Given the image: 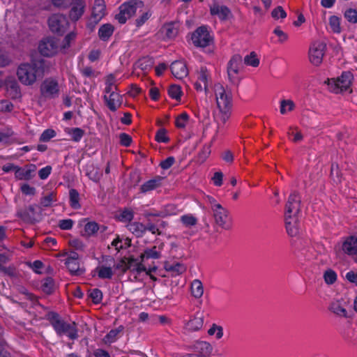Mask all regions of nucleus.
<instances>
[{"label": "nucleus", "instance_id": "1", "mask_svg": "<svg viewBox=\"0 0 357 357\" xmlns=\"http://www.w3.org/2000/svg\"><path fill=\"white\" fill-rule=\"evenodd\" d=\"M48 68L47 61L43 59L33 60L31 63L20 64L17 70L19 81L24 85H33L38 78L42 77Z\"/></svg>", "mask_w": 357, "mask_h": 357}, {"label": "nucleus", "instance_id": "2", "mask_svg": "<svg viewBox=\"0 0 357 357\" xmlns=\"http://www.w3.org/2000/svg\"><path fill=\"white\" fill-rule=\"evenodd\" d=\"M214 91L217 107L219 109V120L224 124L230 118L233 105V96L230 89L221 84H215Z\"/></svg>", "mask_w": 357, "mask_h": 357}, {"label": "nucleus", "instance_id": "3", "mask_svg": "<svg viewBox=\"0 0 357 357\" xmlns=\"http://www.w3.org/2000/svg\"><path fill=\"white\" fill-rule=\"evenodd\" d=\"M47 319L59 336L66 335L70 340L77 338V329L75 322L72 324L66 322L61 318L60 315L55 312H48Z\"/></svg>", "mask_w": 357, "mask_h": 357}, {"label": "nucleus", "instance_id": "4", "mask_svg": "<svg viewBox=\"0 0 357 357\" xmlns=\"http://www.w3.org/2000/svg\"><path fill=\"white\" fill-rule=\"evenodd\" d=\"M144 4L141 0H130L121 4L119 7V13L115 15V19L123 24L126 22L137 11V8H142Z\"/></svg>", "mask_w": 357, "mask_h": 357}, {"label": "nucleus", "instance_id": "5", "mask_svg": "<svg viewBox=\"0 0 357 357\" xmlns=\"http://www.w3.org/2000/svg\"><path fill=\"white\" fill-rule=\"evenodd\" d=\"M40 93L45 99H55L59 96L60 89L58 82L52 78H47L43 81L40 86Z\"/></svg>", "mask_w": 357, "mask_h": 357}, {"label": "nucleus", "instance_id": "6", "mask_svg": "<svg viewBox=\"0 0 357 357\" xmlns=\"http://www.w3.org/2000/svg\"><path fill=\"white\" fill-rule=\"evenodd\" d=\"M50 29L59 35L63 34L69 27L67 17L62 14H54L48 19Z\"/></svg>", "mask_w": 357, "mask_h": 357}, {"label": "nucleus", "instance_id": "7", "mask_svg": "<svg viewBox=\"0 0 357 357\" xmlns=\"http://www.w3.org/2000/svg\"><path fill=\"white\" fill-rule=\"evenodd\" d=\"M285 208V218L292 219L293 222L298 220L297 215L301 211V199L297 192L289 195Z\"/></svg>", "mask_w": 357, "mask_h": 357}, {"label": "nucleus", "instance_id": "8", "mask_svg": "<svg viewBox=\"0 0 357 357\" xmlns=\"http://www.w3.org/2000/svg\"><path fill=\"white\" fill-rule=\"evenodd\" d=\"M243 68V59L240 54L234 55L227 65V74L229 79L233 84H238L239 79L237 75Z\"/></svg>", "mask_w": 357, "mask_h": 357}, {"label": "nucleus", "instance_id": "9", "mask_svg": "<svg viewBox=\"0 0 357 357\" xmlns=\"http://www.w3.org/2000/svg\"><path fill=\"white\" fill-rule=\"evenodd\" d=\"M326 50V45L324 42L316 41L313 43L309 50L310 61L316 66H319Z\"/></svg>", "mask_w": 357, "mask_h": 357}, {"label": "nucleus", "instance_id": "10", "mask_svg": "<svg viewBox=\"0 0 357 357\" xmlns=\"http://www.w3.org/2000/svg\"><path fill=\"white\" fill-rule=\"evenodd\" d=\"M351 77L350 73L344 72L337 79H328L331 90L335 93L347 90L351 83Z\"/></svg>", "mask_w": 357, "mask_h": 357}, {"label": "nucleus", "instance_id": "11", "mask_svg": "<svg viewBox=\"0 0 357 357\" xmlns=\"http://www.w3.org/2000/svg\"><path fill=\"white\" fill-rule=\"evenodd\" d=\"M191 39L196 47H205L210 45L213 38L206 26H200L194 31Z\"/></svg>", "mask_w": 357, "mask_h": 357}, {"label": "nucleus", "instance_id": "12", "mask_svg": "<svg viewBox=\"0 0 357 357\" xmlns=\"http://www.w3.org/2000/svg\"><path fill=\"white\" fill-rule=\"evenodd\" d=\"M189 349L192 353L187 354L183 357H210L213 349L212 346L204 341H197Z\"/></svg>", "mask_w": 357, "mask_h": 357}, {"label": "nucleus", "instance_id": "13", "mask_svg": "<svg viewBox=\"0 0 357 357\" xmlns=\"http://www.w3.org/2000/svg\"><path fill=\"white\" fill-rule=\"evenodd\" d=\"M38 50L42 55L52 56L58 52L59 41L55 38H46L40 43Z\"/></svg>", "mask_w": 357, "mask_h": 357}, {"label": "nucleus", "instance_id": "14", "mask_svg": "<svg viewBox=\"0 0 357 357\" xmlns=\"http://www.w3.org/2000/svg\"><path fill=\"white\" fill-rule=\"evenodd\" d=\"M213 216L215 223L225 229H229L230 226L227 223L228 218V211L220 204H215L212 206Z\"/></svg>", "mask_w": 357, "mask_h": 357}, {"label": "nucleus", "instance_id": "15", "mask_svg": "<svg viewBox=\"0 0 357 357\" xmlns=\"http://www.w3.org/2000/svg\"><path fill=\"white\" fill-rule=\"evenodd\" d=\"M106 14V5L104 0H95L91 17V24H98Z\"/></svg>", "mask_w": 357, "mask_h": 357}, {"label": "nucleus", "instance_id": "16", "mask_svg": "<svg viewBox=\"0 0 357 357\" xmlns=\"http://www.w3.org/2000/svg\"><path fill=\"white\" fill-rule=\"evenodd\" d=\"M17 216L21 218L24 222L31 225L39 222L41 219L40 215H36L35 207L33 205H30L27 209L18 211Z\"/></svg>", "mask_w": 357, "mask_h": 357}, {"label": "nucleus", "instance_id": "17", "mask_svg": "<svg viewBox=\"0 0 357 357\" xmlns=\"http://www.w3.org/2000/svg\"><path fill=\"white\" fill-rule=\"evenodd\" d=\"M69 17L72 21H77L83 15L86 3L83 0H72Z\"/></svg>", "mask_w": 357, "mask_h": 357}, {"label": "nucleus", "instance_id": "18", "mask_svg": "<svg viewBox=\"0 0 357 357\" xmlns=\"http://www.w3.org/2000/svg\"><path fill=\"white\" fill-rule=\"evenodd\" d=\"M204 324V316L199 312H196L186 322L185 329L190 332H195L199 331Z\"/></svg>", "mask_w": 357, "mask_h": 357}, {"label": "nucleus", "instance_id": "19", "mask_svg": "<svg viewBox=\"0 0 357 357\" xmlns=\"http://www.w3.org/2000/svg\"><path fill=\"white\" fill-rule=\"evenodd\" d=\"M170 69L172 75L177 79H183L188 75L186 64L182 61H175L172 63Z\"/></svg>", "mask_w": 357, "mask_h": 357}, {"label": "nucleus", "instance_id": "20", "mask_svg": "<svg viewBox=\"0 0 357 357\" xmlns=\"http://www.w3.org/2000/svg\"><path fill=\"white\" fill-rule=\"evenodd\" d=\"M210 13L212 15H217L220 20H226L231 15V10L226 6H220L214 3L210 6Z\"/></svg>", "mask_w": 357, "mask_h": 357}, {"label": "nucleus", "instance_id": "21", "mask_svg": "<svg viewBox=\"0 0 357 357\" xmlns=\"http://www.w3.org/2000/svg\"><path fill=\"white\" fill-rule=\"evenodd\" d=\"M103 98L106 105L112 112L116 111L118 107L122 104V98L119 92L113 94L104 95Z\"/></svg>", "mask_w": 357, "mask_h": 357}, {"label": "nucleus", "instance_id": "22", "mask_svg": "<svg viewBox=\"0 0 357 357\" xmlns=\"http://www.w3.org/2000/svg\"><path fill=\"white\" fill-rule=\"evenodd\" d=\"M342 250L348 255H357V238L351 236L342 245Z\"/></svg>", "mask_w": 357, "mask_h": 357}, {"label": "nucleus", "instance_id": "23", "mask_svg": "<svg viewBox=\"0 0 357 357\" xmlns=\"http://www.w3.org/2000/svg\"><path fill=\"white\" fill-rule=\"evenodd\" d=\"M114 27L111 24H102L98 30V36L100 40L107 41L112 36Z\"/></svg>", "mask_w": 357, "mask_h": 357}, {"label": "nucleus", "instance_id": "24", "mask_svg": "<svg viewBox=\"0 0 357 357\" xmlns=\"http://www.w3.org/2000/svg\"><path fill=\"white\" fill-rule=\"evenodd\" d=\"M162 179L163 178L161 176H157L153 179L149 180L141 186L140 191L142 192H146L157 188L160 186Z\"/></svg>", "mask_w": 357, "mask_h": 357}, {"label": "nucleus", "instance_id": "25", "mask_svg": "<svg viewBox=\"0 0 357 357\" xmlns=\"http://www.w3.org/2000/svg\"><path fill=\"white\" fill-rule=\"evenodd\" d=\"M164 268L168 272H172L174 275L182 274L186 271L185 266L178 262L172 264L169 261H165Z\"/></svg>", "mask_w": 357, "mask_h": 357}, {"label": "nucleus", "instance_id": "26", "mask_svg": "<svg viewBox=\"0 0 357 357\" xmlns=\"http://www.w3.org/2000/svg\"><path fill=\"white\" fill-rule=\"evenodd\" d=\"M210 75L206 67H202L198 73L197 81L204 84V89L207 93Z\"/></svg>", "mask_w": 357, "mask_h": 357}, {"label": "nucleus", "instance_id": "27", "mask_svg": "<svg viewBox=\"0 0 357 357\" xmlns=\"http://www.w3.org/2000/svg\"><path fill=\"white\" fill-rule=\"evenodd\" d=\"M162 33L168 39L175 38L178 33V29L174 23L165 24L161 29Z\"/></svg>", "mask_w": 357, "mask_h": 357}, {"label": "nucleus", "instance_id": "28", "mask_svg": "<svg viewBox=\"0 0 357 357\" xmlns=\"http://www.w3.org/2000/svg\"><path fill=\"white\" fill-rule=\"evenodd\" d=\"M191 294L195 298H199L204 294V287L199 280H195L191 283Z\"/></svg>", "mask_w": 357, "mask_h": 357}, {"label": "nucleus", "instance_id": "29", "mask_svg": "<svg viewBox=\"0 0 357 357\" xmlns=\"http://www.w3.org/2000/svg\"><path fill=\"white\" fill-rule=\"evenodd\" d=\"M65 264L73 275H81L84 272V269L79 267V261H66Z\"/></svg>", "mask_w": 357, "mask_h": 357}, {"label": "nucleus", "instance_id": "30", "mask_svg": "<svg viewBox=\"0 0 357 357\" xmlns=\"http://www.w3.org/2000/svg\"><path fill=\"white\" fill-rule=\"evenodd\" d=\"M129 229L137 237H141L146 231L145 225L139 222H134L129 225Z\"/></svg>", "mask_w": 357, "mask_h": 357}, {"label": "nucleus", "instance_id": "31", "mask_svg": "<svg viewBox=\"0 0 357 357\" xmlns=\"http://www.w3.org/2000/svg\"><path fill=\"white\" fill-rule=\"evenodd\" d=\"M298 220L293 222L292 219L285 218V225L287 234L291 236H296L298 234Z\"/></svg>", "mask_w": 357, "mask_h": 357}, {"label": "nucleus", "instance_id": "32", "mask_svg": "<svg viewBox=\"0 0 357 357\" xmlns=\"http://www.w3.org/2000/svg\"><path fill=\"white\" fill-rule=\"evenodd\" d=\"M70 205L74 209H79L81 207L79 204V195L77 190L70 189L69 191Z\"/></svg>", "mask_w": 357, "mask_h": 357}, {"label": "nucleus", "instance_id": "33", "mask_svg": "<svg viewBox=\"0 0 357 357\" xmlns=\"http://www.w3.org/2000/svg\"><path fill=\"white\" fill-rule=\"evenodd\" d=\"M287 135L289 138L294 143H298L303 139V135L301 131L298 130L297 127H290L289 128V131L287 132Z\"/></svg>", "mask_w": 357, "mask_h": 357}, {"label": "nucleus", "instance_id": "34", "mask_svg": "<svg viewBox=\"0 0 357 357\" xmlns=\"http://www.w3.org/2000/svg\"><path fill=\"white\" fill-rule=\"evenodd\" d=\"M42 291L46 294H52L54 291V281L51 277L46 278L41 286Z\"/></svg>", "mask_w": 357, "mask_h": 357}, {"label": "nucleus", "instance_id": "35", "mask_svg": "<svg viewBox=\"0 0 357 357\" xmlns=\"http://www.w3.org/2000/svg\"><path fill=\"white\" fill-rule=\"evenodd\" d=\"M329 309L337 316L348 317L346 309L344 308L338 301L332 303Z\"/></svg>", "mask_w": 357, "mask_h": 357}, {"label": "nucleus", "instance_id": "36", "mask_svg": "<svg viewBox=\"0 0 357 357\" xmlns=\"http://www.w3.org/2000/svg\"><path fill=\"white\" fill-rule=\"evenodd\" d=\"M15 177L18 180L29 181L32 179V176L28 173L26 169L24 167H20L19 166H17V168L15 170Z\"/></svg>", "mask_w": 357, "mask_h": 357}, {"label": "nucleus", "instance_id": "37", "mask_svg": "<svg viewBox=\"0 0 357 357\" xmlns=\"http://www.w3.org/2000/svg\"><path fill=\"white\" fill-rule=\"evenodd\" d=\"M68 133L71 135L72 139L79 142L84 135V131L79 128H68Z\"/></svg>", "mask_w": 357, "mask_h": 357}, {"label": "nucleus", "instance_id": "38", "mask_svg": "<svg viewBox=\"0 0 357 357\" xmlns=\"http://www.w3.org/2000/svg\"><path fill=\"white\" fill-rule=\"evenodd\" d=\"M98 275L101 279H111L113 275V271L112 268L107 266H101L100 268H97Z\"/></svg>", "mask_w": 357, "mask_h": 357}, {"label": "nucleus", "instance_id": "39", "mask_svg": "<svg viewBox=\"0 0 357 357\" xmlns=\"http://www.w3.org/2000/svg\"><path fill=\"white\" fill-rule=\"evenodd\" d=\"M295 105L291 100H282L280 102V113L282 114H286L287 112L294 110Z\"/></svg>", "mask_w": 357, "mask_h": 357}, {"label": "nucleus", "instance_id": "40", "mask_svg": "<svg viewBox=\"0 0 357 357\" xmlns=\"http://www.w3.org/2000/svg\"><path fill=\"white\" fill-rule=\"evenodd\" d=\"M168 94L172 98L178 100L182 94L181 89L178 85H171L168 89Z\"/></svg>", "mask_w": 357, "mask_h": 357}, {"label": "nucleus", "instance_id": "41", "mask_svg": "<svg viewBox=\"0 0 357 357\" xmlns=\"http://www.w3.org/2000/svg\"><path fill=\"white\" fill-rule=\"evenodd\" d=\"M244 63L248 66L257 67L259 64V60L257 57L256 53L255 52H252L249 55L245 56Z\"/></svg>", "mask_w": 357, "mask_h": 357}, {"label": "nucleus", "instance_id": "42", "mask_svg": "<svg viewBox=\"0 0 357 357\" xmlns=\"http://www.w3.org/2000/svg\"><path fill=\"white\" fill-rule=\"evenodd\" d=\"M56 132L54 130H53L52 128H48V129L45 130L42 132L39 139H40V142H47L50 141L51 139L56 137Z\"/></svg>", "mask_w": 357, "mask_h": 357}, {"label": "nucleus", "instance_id": "43", "mask_svg": "<svg viewBox=\"0 0 357 357\" xmlns=\"http://www.w3.org/2000/svg\"><path fill=\"white\" fill-rule=\"evenodd\" d=\"M133 218L132 211L128 208H125L117 217L118 220L122 222H131Z\"/></svg>", "mask_w": 357, "mask_h": 357}, {"label": "nucleus", "instance_id": "44", "mask_svg": "<svg viewBox=\"0 0 357 357\" xmlns=\"http://www.w3.org/2000/svg\"><path fill=\"white\" fill-rule=\"evenodd\" d=\"M324 278L326 284H333L337 280V274L332 269H328L324 273Z\"/></svg>", "mask_w": 357, "mask_h": 357}, {"label": "nucleus", "instance_id": "45", "mask_svg": "<svg viewBox=\"0 0 357 357\" xmlns=\"http://www.w3.org/2000/svg\"><path fill=\"white\" fill-rule=\"evenodd\" d=\"M189 120V116L187 113L183 112L178 116L176 119L175 124L178 128H183L185 127Z\"/></svg>", "mask_w": 357, "mask_h": 357}, {"label": "nucleus", "instance_id": "46", "mask_svg": "<svg viewBox=\"0 0 357 357\" xmlns=\"http://www.w3.org/2000/svg\"><path fill=\"white\" fill-rule=\"evenodd\" d=\"M55 197L56 194L54 192H50L49 195L40 199V205L43 207L50 206L52 205V202L56 201Z\"/></svg>", "mask_w": 357, "mask_h": 357}, {"label": "nucleus", "instance_id": "47", "mask_svg": "<svg viewBox=\"0 0 357 357\" xmlns=\"http://www.w3.org/2000/svg\"><path fill=\"white\" fill-rule=\"evenodd\" d=\"M99 229V225L96 222H89L87 224H86L84 227V231L88 236H91L96 234Z\"/></svg>", "mask_w": 357, "mask_h": 357}, {"label": "nucleus", "instance_id": "48", "mask_svg": "<svg viewBox=\"0 0 357 357\" xmlns=\"http://www.w3.org/2000/svg\"><path fill=\"white\" fill-rule=\"evenodd\" d=\"M344 17L350 23H357V10L353 8H349L344 12Z\"/></svg>", "mask_w": 357, "mask_h": 357}, {"label": "nucleus", "instance_id": "49", "mask_svg": "<svg viewBox=\"0 0 357 357\" xmlns=\"http://www.w3.org/2000/svg\"><path fill=\"white\" fill-rule=\"evenodd\" d=\"M329 24L331 29L335 33H340L341 31L340 26V18L337 16L333 15L329 18Z\"/></svg>", "mask_w": 357, "mask_h": 357}, {"label": "nucleus", "instance_id": "50", "mask_svg": "<svg viewBox=\"0 0 357 357\" xmlns=\"http://www.w3.org/2000/svg\"><path fill=\"white\" fill-rule=\"evenodd\" d=\"M89 296L94 304H98L102 301V293L99 289H93L91 291Z\"/></svg>", "mask_w": 357, "mask_h": 357}, {"label": "nucleus", "instance_id": "51", "mask_svg": "<svg viewBox=\"0 0 357 357\" xmlns=\"http://www.w3.org/2000/svg\"><path fill=\"white\" fill-rule=\"evenodd\" d=\"M155 138L158 142L167 143L169 140V138L167 135V130L165 128H160L158 130Z\"/></svg>", "mask_w": 357, "mask_h": 357}, {"label": "nucleus", "instance_id": "52", "mask_svg": "<svg viewBox=\"0 0 357 357\" xmlns=\"http://www.w3.org/2000/svg\"><path fill=\"white\" fill-rule=\"evenodd\" d=\"M144 256H146V259H159L160 257V253L156 250V246H153L150 249L145 250Z\"/></svg>", "mask_w": 357, "mask_h": 357}, {"label": "nucleus", "instance_id": "53", "mask_svg": "<svg viewBox=\"0 0 357 357\" xmlns=\"http://www.w3.org/2000/svg\"><path fill=\"white\" fill-rule=\"evenodd\" d=\"M181 220L187 227L195 225L197 222V218L191 215L181 216Z\"/></svg>", "mask_w": 357, "mask_h": 357}, {"label": "nucleus", "instance_id": "54", "mask_svg": "<svg viewBox=\"0 0 357 357\" xmlns=\"http://www.w3.org/2000/svg\"><path fill=\"white\" fill-rule=\"evenodd\" d=\"M271 16L275 19H284L286 17L287 13L283 9V8L279 6L272 10Z\"/></svg>", "mask_w": 357, "mask_h": 357}, {"label": "nucleus", "instance_id": "55", "mask_svg": "<svg viewBox=\"0 0 357 357\" xmlns=\"http://www.w3.org/2000/svg\"><path fill=\"white\" fill-rule=\"evenodd\" d=\"M137 66L142 70H146L151 68L152 66V61L149 58H142L141 59H139V61H137Z\"/></svg>", "mask_w": 357, "mask_h": 357}, {"label": "nucleus", "instance_id": "56", "mask_svg": "<svg viewBox=\"0 0 357 357\" xmlns=\"http://www.w3.org/2000/svg\"><path fill=\"white\" fill-rule=\"evenodd\" d=\"M152 13L150 10L144 13L140 17L135 20L136 26L139 27L142 26L151 16Z\"/></svg>", "mask_w": 357, "mask_h": 357}, {"label": "nucleus", "instance_id": "57", "mask_svg": "<svg viewBox=\"0 0 357 357\" xmlns=\"http://www.w3.org/2000/svg\"><path fill=\"white\" fill-rule=\"evenodd\" d=\"M13 109V103L8 100H2L0 101V111L3 112H10Z\"/></svg>", "mask_w": 357, "mask_h": 357}, {"label": "nucleus", "instance_id": "58", "mask_svg": "<svg viewBox=\"0 0 357 357\" xmlns=\"http://www.w3.org/2000/svg\"><path fill=\"white\" fill-rule=\"evenodd\" d=\"M273 33L279 38L278 41L282 43L288 40V35L284 33L280 27H276L273 30Z\"/></svg>", "mask_w": 357, "mask_h": 357}, {"label": "nucleus", "instance_id": "59", "mask_svg": "<svg viewBox=\"0 0 357 357\" xmlns=\"http://www.w3.org/2000/svg\"><path fill=\"white\" fill-rule=\"evenodd\" d=\"M218 331L216 333V337L220 339L223 335V330L221 326H218L215 324H213L212 327L208 331V333L210 335H213L215 334V331Z\"/></svg>", "mask_w": 357, "mask_h": 357}, {"label": "nucleus", "instance_id": "60", "mask_svg": "<svg viewBox=\"0 0 357 357\" xmlns=\"http://www.w3.org/2000/svg\"><path fill=\"white\" fill-rule=\"evenodd\" d=\"M76 36V34L74 32H70L68 35L66 36V37L63 39V45L61 47L63 49L68 48L70 45V42L73 40H75Z\"/></svg>", "mask_w": 357, "mask_h": 357}, {"label": "nucleus", "instance_id": "61", "mask_svg": "<svg viewBox=\"0 0 357 357\" xmlns=\"http://www.w3.org/2000/svg\"><path fill=\"white\" fill-rule=\"evenodd\" d=\"M21 191L24 195H34L36 194V189L30 186L27 183H24L20 187Z\"/></svg>", "mask_w": 357, "mask_h": 357}, {"label": "nucleus", "instance_id": "62", "mask_svg": "<svg viewBox=\"0 0 357 357\" xmlns=\"http://www.w3.org/2000/svg\"><path fill=\"white\" fill-rule=\"evenodd\" d=\"M119 139L121 144L125 146H128L132 142L131 137L126 133H121Z\"/></svg>", "mask_w": 357, "mask_h": 357}, {"label": "nucleus", "instance_id": "63", "mask_svg": "<svg viewBox=\"0 0 357 357\" xmlns=\"http://www.w3.org/2000/svg\"><path fill=\"white\" fill-rule=\"evenodd\" d=\"M51 171L52 167L50 165L46 166L45 167H43L41 169H40L38 172V176L40 178L43 180L46 179L50 174Z\"/></svg>", "mask_w": 357, "mask_h": 357}, {"label": "nucleus", "instance_id": "64", "mask_svg": "<svg viewBox=\"0 0 357 357\" xmlns=\"http://www.w3.org/2000/svg\"><path fill=\"white\" fill-rule=\"evenodd\" d=\"M73 221L71 219L61 220L59 226L61 229L68 230L73 227Z\"/></svg>", "mask_w": 357, "mask_h": 357}]
</instances>
